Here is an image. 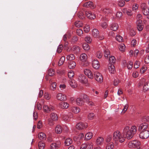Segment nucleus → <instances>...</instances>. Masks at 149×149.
I'll use <instances>...</instances> for the list:
<instances>
[{"label":"nucleus","instance_id":"obj_1","mask_svg":"<svg viewBox=\"0 0 149 149\" xmlns=\"http://www.w3.org/2000/svg\"><path fill=\"white\" fill-rule=\"evenodd\" d=\"M137 130V127L135 125L132 126L130 128L129 126H127L124 128L123 134L126 136L127 139H130L136 133Z\"/></svg>","mask_w":149,"mask_h":149},{"label":"nucleus","instance_id":"obj_2","mask_svg":"<svg viewBox=\"0 0 149 149\" xmlns=\"http://www.w3.org/2000/svg\"><path fill=\"white\" fill-rule=\"evenodd\" d=\"M113 139L116 143H118V142L122 143L125 140L123 136L121 134L120 132L118 130H116L114 132Z\"/></svg>","mask_w":149,"mask_h":149},{"label":"nucleus","instance_id":"obj_3","mask_svg":"<svg viewBox=\"0 0 149 149\" xmlns=\"http://www.w3.org/2000/svg\"><path fill=\"white\" fill-rule=\"evenodd\" d=\"M140 142L137 140H133L130 142L128 144V146L130 148L134 149H142L140 146Z\"/></svg>","mask_w":149,"mask_h":149},{"label":"nucleus","instance_id":"obj_4","mask_svg":"<svg viewBox=\"0 0 149 149\" xmlns=\"http://www.w3.org/2000/svg\"><path fill=\"white\" fill-rule=\"evenodd\" d=\"M141 7L144 15L146 16V17L149 19V8L145 3L141 4Z\"/></svg>","mask_w":149,"mask_h":149},{"label":"nucleus","instance_id":"obj_5","mask_svg":"<svg viewBox=\"0 0 149 149\" xmlns=\"http://www.w3.org/2000/svg\"><path fill=\"white\" fill-rule=\"evenodd\" d=\"M140 138L142 139H146L149 136V131L145 130L142 131L139 134Z\"/></svg>","mask_w":149,"mask_h":149},{"label":"nucleus","instance_id":"obj_6","mask_svg":"<svg viewBox=\"0 0 149 149\" xmlns=\"http://www.w3.org/2000/svg\"><path fill=\"white\" fill-rule=\"evenodd\" d=\"M94 77L96 80L100 83H102L103 80V78L101 74L98 72H95L94 74Z\"/></svg>","mask_w":149,"mask_h":149},{"label":"nucleus","instance_id":"obj_7","mask_svg":"<svg viewBox=\"0 0 149 149\" xmlns=\"http://www.w3.org/2000/svg\"><path fill=\"white\" fill-rule=\"evenodd\" d=\"M93 148L92 143H88L83 144L80 148V149H92Z\"/></svg>","mask_w":149,"mask_h":149},{"label":"nucleus","instance_id":"obj_8","mask_svg":"<svg viewBox=\"0 0 149 149\" xmlns=\"http://www.w3.org/2000/svg\"><path fill=\"white\" fill-rule=\"evenodd\" d=\"M61 145L60 141L52 143L50 145V148L51 149H58L60 147Z\"/></svg>","mask_w":149,"mask_h":149},{"label":"nucleus","instance_id":"obj_9","mask_svg":"<svg viewBox=\"0 0 149 149\" xmlns=\"http://www.w3.org/2000/svg\"><path fill=\"white\" fill-rule=\"evenodd\" d=\"M78 81L82 83L86 84L88 82V80L86 76L83 74H80L78 77Z\"/></svg>","mask_w":149,"mask_h":149},{"label":"nucleus","instance_id":"obj_10","mask_svg":"<svg viewBox=\"0 0 149 149\" xmlns=\"http://www.w3.org/2000/svg\"><path fill=\"white\" fill-rule=\"evenodd\" d=\"M73 117V115L71 112H69L67 114H64L62 117L63 119L66 121L70 120Z\"/></svg>","mask_w":149,"mask_h":149},{"label":"nucleus","instance_id":"obj_11","mask_svg":"<svg viewBox=\"0 0 149 149\" xmlns=\"http://www.w3.org/2000/svg\"><path fill=\"white\" fill-rule=\"evenodd\" d=\"M87 127V123L80 122L78 123L76 125V128L78 130H82L86 128Z\"/></svg>","mask_w":149,"mask_h":149},{"label":"nucleus","instance_id":"obj_12","mask_svg":"<svg viewBox=\"0 0 149 149\" xmlns=\"http://www.w3.org/2000/svg\"><path fill=\"white\" fill-rule=\"evenodd\" d=\"M56 98L58 100L61 101H65L66 99V95L61 93H59L57 94Z\"/></svg>","mask_w":149,"mask_h":149},{"label":"nucleus","instance_id":"obj_13","mask_svg":"<svg viewBox=\"0 0 149 149\" xmlns=\"http://www.w3.org/2000/svg\"><path fill=\"white\" fill-rule=\"evenodd\" d=\"M85 74L87 75L88 78L92 79L94 77L93 75L92 72L88 69H85L84 70Z\"/></svg>","mask_w":149,"mask_h":149},{"label":"nucleus","instance_id":"obj_14","mask_svg":"<svg viewBox=\"0 0 149 149\" xmlns=\"http://www.w3.org/2000/svg\"><path fill=\"white\" fill-rule=\"evenodd\" d=\"M81 61L83 63H85L86 64L87 63V56L86 54L85 53L81 54L79 57Z\"/></svg>","mask_w":149,"mask_h":149},{"label":"nucleus","instance_id":"obj_15","mask_svg":"<svg viewBox=\"0 0 149 149\" xmlns=\"http://www.w3.org/2000/svg\"><path fill=\"white\" fill-rule=\"evenodd\" d=\"M85 14L86 16L89 19H94L96 18L95 15L90 11H86Z\"/></svg>","mask_w":149,"mask_h":149},{"label":"nucleus","instance_id":"obj_16","mask_svg":"<svg viewBox=\"0 0 149 149\" xmlns=\"http://www.w3.org/2000/svg\"><path fill=\"white\" fill-rule=\"evenodd\" d=\"M85 14L86 16L89 19H94L96 18L95 15L90 11H86Z\"/></svg>","mask_w":149,"mask_h":149},{"label":"nucleus","instance_id":"obj_17","mask_svg":"<svg viewBox=\"0 0 149 149\" xmlns=\"http://www.w3.org/2000/svg\"><path fill=\"white\" fill-rule=\"evenodd\" d=\"M59 106L62 109H67L69 107V104L66 102H61L59 103Z\"/></svg>","mask_w":149,"mask_h":149},{"label":"nucleus","instance_id":"obj_18","mask_svg":"<svg viewBox=\"0 0 149 149\" xmlns=\"http://www.w3.org/2000/svg\"><path fill=\"white\" fill-rule=\"evenodd\" d=\"M108 67L109 71L111 73L114 74L116 72L115 66L113 64H109Z\"/></svg>","mask_w":149,"mask_h":149},{"label":"nucleus","instance_id":"obj_19","mask_svg":"<svg viewBox=\"0 0 149 149\" xmlns=\"http://www.w3.org/2000/svg\"><path fill=\"white\" fill-rule=\"evenodd\" d=\"M104 141L103 138L102 137H100L97 139L96 141V144L98 146L102 145L103 144Z\"/></svg>","mask_w":149,"mask_h":149},{"label":"nucleus","instance_id":"obj_20","mask_svg":"<svg viewBox=\"0 0 149 149\" xmlns=\"http://www.w3.org/2000/svg\"><path fill=\"white\" fill-rule=\"evenodd\" d=\"M93 67L95 69H97L100 67L99 62L98 61L95 59H94L92 63Z\"/></svg>","mask_w":149,"mask_h":149},{"label":"nucleus","instance_id":"obj_21","mask_svg":"<svg viewBox=\"0 0 149 149\" xmlns=\"http://www.w3.org/2000/svg\"><path fill=\"white\" fill-rule=\"evenodd\" d=\"M76 102L77 104L79 106H81L84 104V102L82 98H77L76 100Z\"/></svg>","mask_w":149,"mask_h":149},{"label":"nucleus","instance_id":"obj_22","mask_svg":"<svg viewBox=\"0 0 149 149\" xmlns=\"http://www.w3.org/2000/svg\"><path fill=\"white\" fill-rule=\"evenodd\" d=\"M43 109L44 111L47 113H48L53 110L52 107H49L45 105L43 106Z\"/></svg>","mask_w":149,"mask_h":149},{"label":"nucleus","instance_id":"obj_23","mask_svg":"<svg viewBox=\"0 0 149 149\" xmlns=\"http://www.w3.org/2000/svg\"><path fill=\"white\" fill-rule=\"evenodd\" d=\"M118 27V24L116 23H113L110 26V29L111 30L115 31L117 30Z\"/></svg>","mask_w":149,"mask_h":149},{"label":"nucleus","instance_id":"obj_24","mask_svg":"<svg viewBox=\"0 0 149 149\" xmlns=\"http://www.w3.org/2000/svg\"><path fill=\"white\" fill-rule=\"evenodd\" d=\"M76 66V63L74 61H70L68 63V67L70 69H73Z\"/></svg>","mask_w":149,"mask_h":149},{"label":"nucleus","instance_id":"obj_25","mask_svg":"<svg viewBox=\"0 0 149 149\" xmlns=\"http://www.w3.org/2000/svg\"><path fill=\"white\" fill-rule=\"evenodd\" d=\"M148 127V124L145 123L141 124L139 127V130H144L146 129Z\"/></svg>","mask_w":149,"mask_h":149},{"label":"nucleus","instance_id":"obj_26","mask_svg":"<svg viewBox=\"0 0 149 149\" xmlns=\"http://www.w3.org/2000/svg\"><path fill=\"white\" fill-rule=\"evenodd\" d=\"M69 83L71 86L73 88H75L77 86L76 81L74 79L69 80Z\"/></svg>","mask_w":149,"mask_h":149},{"label":"nucleus","instance_id":"obj_27","mask_svg":"<svg viewBox=\"0 0 149 149\" xmlns=\"http://www.w3.org/2000/svg\"><path fill=\"white\" fill-rule=\"evenodd\" d=\"M80 49L79 47L77 45L73 46L72 48V50L76 53H79L80 51Z\"/></svg>","mask_w":149,"mask_h":149},{"label":"nucleus","instance_id":"obj_28","mask_svg":"<svg viewBox=\"0 0 149 149\" xmlns=\"http://www.w3.org/2000/svg\"><path fill=\"white\" fill-rule=\"evenodd\" d=\"M99 34V32L98 30L96 29H94L92 31V35L95 38L98 37Z\"/></svg>","mask_w":149,"mask_h":149},{"label":"nucleus","instance_id":"obj_29","mask_svg":"<svg viewBox=\"0 0 149 149\" xmlns=\"http://www.w3.org/2000/svg\"><path fill=\"white\" fill-rule=\"evenodd\" d=\"M38 137L40 140H44L46 139V135L45 133L41 132L38 134Z\"/></svg>","mask_w":149,"mask_h":149},{"label":"nucleus","instance_id":"obj_30","mask_svg":"<svg viewBox=\"0 0 149 149\" xmlns=\"http://www.w3.org/2000/svg\"><path fill=\"white\" fill-rule=\"evenodd\" d=\"M50 117L54 121H56L58 120V117L57 114L55 113H52L50 114Z\"/></svg>","mask_w":149,"mask_h":149},{"label":"nucleus","instance_id":"obj_31","mask_svg":"<svg viewBox=\"0 0 149 149\" xmlns=\"http://www.w3.org/2000/svg\"><path fill=\"white\" fill-rule=\"evenodd\" d=\"M149 89V81L146 82L143 86V91L144 92L147 91Z\"/></svg>","mask_w":149,"mask_h":149},{"label":"nucleus","instance_id":"obj_32","mask_svg":"<svg viewBox=\"0 0 149 149\" xmlns=\"http://www.w3.org/2000/svg\"><path fill=\"white\" fill-rule=\"evenodd\" d=\"M71 110L72 112L75 113H77L80 111V109L78 107H72Z\"/></svg>","mask_w":149,"mask_h":149},{"label":"nucleus","instance_id":"obj_33","mask_svg":"<svg viewBox=\"0 0 149 149\" xmlns=\"http://www.w3.org/2000/svg\"><path fill=\"white\" fill-rule=\"evenodd\" d=\"M114 145L113 143L112 142L107 143L106 149H113Z\"/></svg>","mask_w":149,"mask_h":149},{"label":"nucleus","instance_id":"obj_34","mask_svg":"<svg viewBox=\"0 0 149 149\" xmlns=\"http://www.w3.org/2000/svg\"><path fill=\"white\" fill-rule=\"evenodd\" d=\"M72 142V139L70 138L66 139L65 141V143L66 146H69L70 145Z\"/></svg>","mask_w":149,"mask_h":149},{"label":"nucleus","instance_id":"obj_35","mask_svg":"<svg viewBox=\"0 0 149 149\" xmlns=\"http://www.w3.org/2000/svg\"><path fill=\"white\" fill-rule=\"evenodd\" d=\"M93 136L92 132H89L86 133L85 136V138L87 140H89L91 139Z\"/></svg>","mask_w":149,"mask_h":149},{"label":"nucleus","instance_id":"obj_36","mask_svg":"<svg viewBox=\"0 0 149 149\" xmlns=\"http://www.w3.org/2000/svg\"><path fill=\"white\" fill-rule=\"evenodd\" d=\"M55 131L57 133L60 134L62 131V128L59 125H58L55 128Z\"/></svg>","mask_w":149,"mask_h":149},{"label":"nucleus","instance_id":"obj_37","mask_svg":"<svg viewBox=\"0 0 149 149\" xmlns=\"http://www.w3.org/2000/svg\"><path fill=\"white\" fill-rule=\"evenodd\" d=\"M104 55L105 57L107 58L110 56V52L108 49H106L104 50Z\"/></svg>","mask_w":149,"mask_h":149},{"label":"nucleus","instance_id":"obj_38","mask_svg":"<svg viewBox=\"0 0 149 149\" xmlns=\"http://www.w3.org/2000/svg\"><path fill=\"white\" fill-rule=\"evenodd\" d=\"M66 58L68 60H72L75 58V57L73 54H71L68 55L66 57Z\"/></svg>","mask_w":149,"mask_h":149},{"label":"nucleus","instance_id":"obj_39","mask_svg":"<svg viewBox=\"0 0 149 149\" xmlns=\"http://www.w3.org/2000/svg\"><path fill=\"white\" fill-rule=\"evenodd\" d=\"M65 57L64 56H62L61 57L58 63L59 65L60 66L63 63L65 60Z\"/></svg>","mask_w":149,"mask_h":149},{"label":"nucleus","instance_id":"obj_40","mask_svg":"<svg viewBox=\"0 0 149 149\" xmlns=\"http://www.w3.org/2000/svg\"><path fill=\"white\" fill-rule=\"evenodd\" d=\"M83 47L84 49L88 51L90 49V47L87 43H85L83 44Z\"/></svg>","mask_w":149,"mask_h":149},{"label":"nucleus","instance_id":"obj_41","mask_svg":"<svg viewBox=\"0 0 149 149\" xmlns=\"http://www.w3.org/2000/svg\"><path fill=\"white\" fill-rule=\"evenodd\" d=\"M38 146L39 149H43L45 147V145L44 143L40 142L38 143Z\"/></svg>","mask_w":149,"mask_h":149},{"label":"nucleus","instance_id":"obj_42","mask_svg":"<svg viewBox=\"0 0 149 149\" xmlns=\"http://www.w3.org/2000/svg\"><path fill=\"white\" fill-rule=\"evenodd\" d=\"M109 61L110 63H114L116 61V59L115 57L111 56L109 58Z\"/></svg>","mask_w":149,"mask_h":149},{"label":"nucleus","instance_id":"obj_43","mask_svg":"<svg viewBox=\"0 0 149 149\" xmlns=\"http://www.w3.org/2000/svg\"><path fill=\"white\" fill-rule=\"evenodd\" d=\"M103 11L105 14H109L111 13V10L109 8H106L103 10Z\"/></svg>","mask_w":149,"mask_h":149},{"label":"nucleus","instance_id":"obj_44","mask_svg":"<svg viewBox=\"0 0 149 149\" xmlns=\"http://www.w3.org/2000/svg\"><path fill=\"white\" fill-rule=\"evenodd\" d=\"M76 33L78 35L81 36L83 33L82 30L80 29H78L76 30Z\"/></svg>","mask_w":149,"mask_h":149},{"label":"nucleus","instance_id":"obj_45","mask_svg":"<svg viewBox=\"0 0 149 149\" xmlns=\"http://www.w3.org/2000/svg\"><path fill=\"white\" fill-rule=\"evenodd\" d=\"M74 25L77 27H82L83 25L81 22L79 21H78L75 22Z\"/></svg>","mask_w":149,"mask_h":149},{"label":"nucleus","instance_id":"obj_46","mask_svg":"<svg viewBox=\"0 0 149 149\" xmlns=\"http://www.w3.org/2000/svg\"><path fill=\"white\" fill-rule=\"evenodd\" d=\"M48 74L50 76H52L54 74L55 72L53 69H50L48 70Z\"/></svg>","mask_w":149,"mask_h":149},{"label":"nucleus","instance_id":"obj_47","mask_svg":"<svg viewBox=\"0 0 149 149\" xmlns=\"http://www.w3.org/2000/svg\"><path fill=\"white\" fill-rule=\"evenodd\" d=\"M127 66L128 69H131L133 67V63L131 61H129L127 63Z\"/></svg>","mask_w":149,"mask_h":149},{"label":"nucleus","instance_id":"obj_48","mask_svg":"<svg viewBox=\"0 0 149 149\" xmlns=\"http://www.w3.org/2000/svg\"><path fill=\"white\" fill-rule=\"evenodd\" d=\"M85 41L88 43H91L92 41V39L89 36H87L85 38Z\"/></svg>","mask_w":149,"mask_h":149},{"label":"nucleus","instance_id":"obj_49","mask_svg":"<svg viewBox=\"0 0 149 149\" xmlns=\"http://www.w3.org/2000/svg\"><path fill=\"white\" fill-rule=\"evenodd\" d=\"M116 40L119 42H120L123 41L122 37L119 35H117L116 37Z\"/></svg>","mask_w":149,"mask_h":149},{"label":"nucleus","instance_id":"obj_50","mask_svg":"<svg viewBox=\"0 0 149 149\" xmlns=\"http://www.w3.org/2000/svg\"><path fill=\"white\" fill-rule=\"evenodd\" d=\"M74 76V73L72 70H70L68 72V76L69 78L70 79H71L72 78L73 76Z\"/></svg>","mask_w":149,"mask_h":149},{"label":"nucleus","instance_id":"obj_51","mask_svg":"<svg viewBox=\"0 0 149 149\" xmlns=\"http://www.w3.org/2000/svg\"><path fill=\"white\" fill-rule=\"evenodd\" d=\"M78 40V38L77 36H74L71 40V42L72 43H74L76 42Z\"/></svg>","mask_w":149,"mask_h":149},{"label":"nucleus","instance_id":"obj_52","mask_svg":"<svg viewBox=\"0 0 149 149\" xmlns=\"http://www.w3.org/2000/svg\"><path fill=\"white\" fill-rule=\"evenodd\" d=\"M95 114L93 113H90L88 115V118L89 119L92 120L94 118Z\"/></svg>","mask_w":149,"mask_h":149},{"label":"nucleus","instance_id":"obj_53","mask_svg":"<svg viewBox=\"0 0 149 149\" xmlns=\"http://www.w3.org/2000/svg\"><path fill=\"white\" fill-rule=\"evenodd\" d=\"M84 31L86 33H88L90 31V26L89 25H86L84 28Z\"/></svg>","mask_w":149,"mask_h":149},{"label":"nucleus","instance_id":"obj_54","mask_svg":"<svg viewBox=\"0 0 149 149\" xmlns=\"http://www.w3.org/2000/svg\"><path fill=\"white\" fill-rule=\"evenodd\" d=\"M52 81L50 80L49 81V82L51 84V85L53 88V90L55 89L56 86V84L55 82H53L52 83Z\"/></svg>","mask_w":149,"mask_h":149},{"label":"nucleus","instance_id":"obj_55","mask_svg":"<svg viewBox=\"0 0 149 149\" xmlns=\"http://www.w3.org/2000/svg\"><path fill=\"white\" fill-rule=\"evenodd\" d=\"M82 97V99L85 100L86 102H88L89 100L88 96L86 94L83 95Z\"/></svg>","mask_w":149,"mask_h":149},{"label":"nucleus","instance_id":"obj_56","mask_svg":"<svg viewBox=\"0 0 149 149\" xmlns=\"http://www.w3.org/2000/svg\"><path fill=\"white\" fill-rule=\"evenodd\" d=\"M63 47L62 45H60L58 47L57 51L58 53H60L61 52L63 49Z\"/></svg>","mask_w":149,"mask_h":149},{"label":"nucleus","instance_id":"obj_57","mask_svg":"<svg viewBox=\"0 0 149 149\" xmlns=\"http://www.w3.org/2000/svg\"><path fill=\"white\" fill-rule=\"evenodd\" d=\"M125 46L123 44H122L119 46V49L120 51H124L125 48Z\"/></svg>","mask_w":149,"mask_h":149},{"label":"nucleus","instance_id":"obj_58","mask_svg":"<svg viewBox=\"0 0 149 149\" xmlns=\"http://www.w3.org/2000/svg\"><path fill=\"white\" fill-rule=\"evenodd\" d=\"M118 4L120 6L122 7L125 5V2L123 0H120L118 1Z\"/></svg>","mask_w":149,"mask_h":149},{"label":"nucleus","instance_id":"obj_59","mask_svg":"<svg viewBox=\"0 0 149 149\" xmlns=\"http://www.w3.org/2000/svg\"><path fill=\"white\" fill-rule=\"evenodd\" d=\"M128 107L129 105L128 104H126L124 105V108L122 110V112L123 113H125L127 111Z\"/></svg>","mask_w":149,"mask_h":149},{"label":"nucleus","instance_id":"obj_60","mask_svg":"<svg viewBox=\"0 0 149 149\" xmlns=\"http://www.w3.org/2000/svg\"><path fill=\"white\" fill-rule=\"evenodd\" d=\"M137 29L139 31H142L143 29V26L141 24H137Z\"/></svg>","mask_w":149,"mask_h":149},{"label":"nucleus","instance_id":"obj_61","mask_svg":"<svg viewBox=\"0 0 149 149\" xmlns=\"http://www.w3.org/2000/svg\"><path fill=\"white\" fill-rule=\"evenodd\" d=\"M100 25L102 28L104 29L107 28L108 26L107 23L106 22L101 23Z\"/></svg>","mask_w":149,"mask_h":149},{"label":"nucleus","instance_id":"obj_62","mask_svg":"<svg viewBox=\"0 0 149 149\" xmlns=\"http://www.w3.org/2000/svg\"><path fill=\"white\" fill-rule=\"evenodd\" d=\"M112 136L111 135H109L108 136L106 139V141L108 143H110V141L112 139Z\"/></svg>","mask_w":149,"mask_h":149},{"label":"nucleus","instance_id":"obj_63","mask_svg":"<svg viewBox=\"0 0 149 149\" xmlns=\"http://www.w3.org/2000/svg\"><path fill=\"white\" fill-rule=\"evenodd\" d=\"M54 120L51 118H49L48 120V124L50 126H52L54 124Z\"/></svg>","mask_w":149,"mask_h":149},{"label":"nucleus","instance_id":"obj_64","mask_svg":"<svg viewBox=\"0 0 149 149\" xmlns=\"http://www.w3.org/2000/svg\"><path fill=\"white\" fill-rule=\"evenodd\" d=\"M88 4L89 6V7L90 8L92 9L94 8V6L93 2L89 1L88 2Z\"/></svg>","mask_w":149,"mask_h":149}]
</instances>
